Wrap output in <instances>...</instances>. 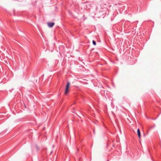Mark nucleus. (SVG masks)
<instances>
[{
  "instance_id": "nucleus-5",
  "label": "nucleus",
  "mask_w": 161,
  "mask_h": 161,
  "mask_svg": "<svg viewBox=\"0 0 161 161\" xmlns=\"http://www.w3.org/2000/svg\"><path fill=\"white\" fill-rule=\"evenodd\" d=\"M36 148H37V150H39V147H38L37 146H36Z\"/></svg>"
},
{
  "instance_id": "nucleus-4",
  "label": "nucleus",
  "mask_w": 161,
  "mask_h": 161,
  "mask_svg": "<svg viewBox=\"0 0 161 161\" xmlns=\"http://www.w3.org/2000/svg\"><path fill=\"white\" fill-rule=\"evenodd\" d=\"M92 44L94 45H96V42L94 40H93L92 41Z\"/></svg>"
},
{
  "instance_id": "nucleus-2",
  "label": "nucleus",
  "mask_w": 161,
  "mask_h": 161,
  "mask_svg": "<svg viewBox=\"0 0 161 161\" xmlns=\"http://www.w3.org/2000/svg\"><path fill=\"white\" fill-rule=\"evenodd\" d=\"M55 24V23L53 22H49L47 23V25L50 28L52 27Z\"/></svg>"
},
{
  "instance_id": "nucleus-1",
  "label": "nucleus",
  "mask_w": 161,
  "mask_h": 161,
  "mask_svg": "<svg viewBox=\"0 0 161 161\" xmlns=\"http://www.w3.org/2000/svg\"><path fill=\"white\" fill-rule=\"evenodd\" d=\"M70 85V82H67V85L66 86L65 91V94H66L68 92L69 87Z\"/></svg>"
},
{
  "instance_id": "nucleus-7",
  "label": "nucleus",
  "mask_w": 161,
  "mask_h": 161,
  "mask_svg": "<svg viewBox=\"0 0 161 161\" xmlns=\"http://www.w3.org/2000/svg\"><path fill=\"white\" fill-rule=\"evenodd\" d=\"M25 105V107L26 108V106H25V105Z\"/></svg>"
},
{
  "instance_id": "nucleus-6",
  "label": "nucleus",
  "mask_w": 161,
  "mask_h": 161,
  "mask_svg": "<svg viewBox=\"0 0 161 161\" xmlns=\"http://www.w3.org/2000/svg\"><path fill=\"white\" fill-rule=\"evenodd\" d=\"M52 153H53V151H52L50 152V154H52Z\"/></svg>"
},
{
  "instance_id": "nucleus-8",
  "label": "nucleus",
  "mask_w": 161,
  "mask_h": 161,
  "mask_svg": "<svg viewBox=\"0 0 161 161\" xmlns=\"http://www.w3.org/2000/svg\"><path fill=\"white\" fill-rule=\"evenodd\" d=\"M93 132H94H94H95V131H94V130L93 131Z\"/></svg>"
},
{
  "instance_id": "nucleus-9",
  "label": "nucleus",
  "mask_w": 161,
  "mask_h": 161,
  "mask_svg": "<svg viewBox=\"0 0 161 161\" xmlns=\"http://www.w3.org/2000/svg\"><path fill=\"white\" fill-rule=\"evenodd\" d=\"M107 161H109V160H107Z\"/></svg>"
},
{
  "instance_id": "nucleus-3",
  "label": "nucleus",
  "mask_w": 161,
  "mask_h": 161,
  "mask_svg": "<svg viewBox=\"0 0 161 161\" xmlns=\"http://www.w3.org/2000/svg\"><path fill=\"white\" fill-rule=\"evenodd\" d=\"M137 133L138 137L139 139L140 138L141 136V132L140 130L139 129H138L137 130Z\"/></svg>"
}]
</instances>
